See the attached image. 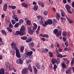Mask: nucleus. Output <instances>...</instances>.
<instances>
[{"mask_svg": "<svg viewBox=\"0 0 74 74\" xmlns=\"http://www.w3.org/2000/svg\"><path fill=\"white\" fill-rule=\"evenodd\" d=\"M39 23L41 24L43 27H45L48 25H52L53 23V21L51 19H49L45 21L44 24V22L42 20L39 21Z\"/></svg>", "mask_w": 74, "mask_h": 74, "instance_id": "f257e3e1", "label": "nucleus"}, {"mask_svg": "<svg viewBox=\"0 0 74 74\" xmlns=\"http://www.w3.org/2000/svg\"><path fill=\"white\" fill-rule=\"evenodd\" d=\"M53 33L56 34L57 37H59L62 34V31H59L58 29H55L53 31Z\"/></svg>", "mask_w": 74, "mask_h": 74, "instance_id": "f03ea898", "label": "nucleus"}, {"mask_svg": "<svg viewBox=\"0 0 74 74\" xmlns=\"http://www.w3.org/2000/svg\"><path fill=\"white\" fill-rule=\"evenodd\" d=\"M5 66L6 67H8L9 68V70L11 71L12 70V65L10 64V63H9L8 62H6L5 63Z\"/></svg>", "mask_w": 74, "mask_h": 74, "instance_id": "7ed1b4c3", "label": "nucleus"}, {"mask_svg": "<svg viewBox=\"0 0 74 74\" xmlns=\"http://www.w3.org/2000/svg\"><path fill=\"white\" fill-rule=\"evenodd\" d=\"M65 8L68 13L69 14H71L72 12L70 11V9H71V7L68 4H66L65 6Z\"/></svg>", "mask_w": 74, "mask_h": 74, "instance_id": "20e7f679", "label": "nucleus"}, {"mask_svg": "<svg viewBox=\"0 0 74 74\" xmlns=\"http://www.w3.org/2000/svg\"><path fill=\"white\" fill-rule=\"evenodd\" d=\"M20 30L21 32H22V35H21V36H23L25 34L24 32L26 30V28L23 25L21 27Z\"/></svg>", "mask_w": 74, "mask_h": 74, "instance_id": "39448f33", "label": "nucleus"}, {"mask_svg": "<svg viewBox=\"0 0 74 74\" xmlns=\"http://www.w3.org/2000/svg\"><path fill=\"white\" fill-rule=\"evenodd\" d=\"M33 52L32 51H30L29 52H26L25 54L27 57H29V58H32V55Z\"/></svg>", "mask_w": 74, "mask_h": 74, "instance_id": "423d86ee", "label": "nucleus"}, {"mask_svg": "<svg viewBox=\"0 0 74 74\" xmlns=\"http://www.w3.org/2000/svg\"><path fill=\"white\" fill-rule=\"evenodd\" d=\"M16 56H17L18 58H21V54L19 53V49H17V48L16 49Z\"/></svg>", "mask_w": 74, "mask_h": 74, "instance_id": "0eeeda50", "label": "nucleus"}, {"mask_svg": "<svg viewBox=\"0 0 74 74\" xmlns=\"http://www.w3.org/2000/svg\"><path fill=\"white\" fill-rule=\"evenodd\" d=\"M27 70H28V69L27 68H25L22 70V74H26L27 72V71H28Z\"/></svg>", "mask_w": 74, "mask_h": 74, "instance_id": "6e6552de", "label": "nucleus"}, {"mask_svg": "<svg viewBox=\"0 0 74 74\" xmlns=\"http://www.w3.org/2000/svg\"><path fill=\"white\" fill-rule=\"evenodd\" d=\"M28 32L29 34H31V35H32L33 34V31L31 29V28L30 27H28Z\"/></svg>", "mask_w": 74, "mask_h": 74, "instance_id": "1a4fd4ad", "label": "nucleus"}, {"mask_svg": "<svg viewBox=\"0 0 74 74\" xmlns=\"http://www.w3.org/2000/svg\"><path fill=\"white\" fill-rule=\"evenodd\" d=\"M40 51L43 53L44 52H48V50L47 49H41Z\"/></svg>", "mask_w": 74, "mask_h": 74, "instance_id": "9d476101", "label": "nucleus"}, {"mask_svg": "<svg viewBox=\"0 0 74 74\" xmlns=\"http://www.w3.org/2000/svg\"><path fill=\"white\" fill-rule=\"evenodd\" d=\"M11 45L12 49H15V48H16V44L14 42H12V43Z\"/></svg>", "mask_w": 74, "mask_h": 74, "instance_id": "9b49d317", "label": "nucleus"}, {"mask_svg": "<svg viewBox=\"0 0 74 74\" xmlns=\"http://www.w3.org/2000/svg\"><path fill=\"white\" fill-rule=\"evenodd\" d=\"M5 74V70L3 68H1L0 70V74Z\"/></svg>", "mask_w": 74, "mask_h": 74, "instance_id": "f8f14e48", "label": "nucleus"}, {"mask_svg": "<svg viewBox=\"0 0 74 74\" xmlns=\"http://www.w3.org/2000/svg\"><path fill=\"white\" fill-rule=\"evenodd\" d=\"M25 21H26V23L28 25H30L31 24V23H30V21L29 20L27 19V18H25Z\"/></svg>", "mask_w": 74, "mask_h": 74, "instance_id": "ddd939ff", "label": "nucleus"}, {"mask_svg": "<svg viewBox=\"0 0 74 74\" xmlns=\"http://www.w3.org/2000/svg\"><path fill=\"white\" fill-rule=\"evenodd\" d=\"M15 35L18 36V35H20L21 34V36H23L21 32V30H20V31H17L16 32V33L15 34Z\"/></svg>", "mask_w": 74, "mask_h": 74, "instance_id": "4468645a", "label": "nucleus"}, {"mask_svg": "<svg viewBox=\"0 0 74 74\" xmlns=\"http://www.w3.org/2000/svg\"><path fill=\"white\" fill-rule=\"evenodd\" d=\"M66 19L69 21V23H73L74 22L70 18H69L68 16H66Z\"/></svg>", "mask_w": 74, "mask_h": 74, "instance_id": "2eb2a0df", "label": "nucleus"}, {"mask_svg": "<svg viewBox=\"0 0 74 74\" xmlns=\"http://www.w3.org/2000/svg\"><path fill=\"white\" fill-rule=\"evenodd\" d=\"M8 7L7 4L5 3L3 7V10L4 11H5L7 10V8Z\"/></svg>", "mask_w": 74, "mask_h": 74, "instance_id": "dca6fc26", "label": "nucleus"}, {"mask_svg": "<svg viewBox=\"0 0 74 74\" xmlns=\"http://www.w3.org/2000/svg\"><path fill=\"white\" fill-rule=\"evenodd\" d=\"M33 29L35 30L37 29V25L36 23H34L33 24Z\"/></svg>", "mask_w": 74, "mask_h": 74, "instance_id": "f3484780", "label": "nucleus"}, {"mask_svg": "<svg viewBox=\"0 0 74 74\" xmlns=\"http://www.w3.org/2000/svg\"><path fill=\"white\" fill-rule=\"evenodd\" d=\"M56 19L58 20V21H59V19H60V16H59V14L58 13H56Z\"/></svg>", "mask_w": 74, "mask_h": 74, "instance_id": "a211bd4d", "label": "nucleus"}, {"mask_svg": "<svg viewBox=\"0 0 74 74\" xmlns=\"http://www.w3.org/2000/svg\"><path fill=\"white\" fill-rule=\"evenodd\" d=\"M21 5L22 6H23V7H25V8H27V7H28V5L27 4L25 3H23L21 4Z\"/></svg>", "mask_w": 74, "mask_h": 74, "instance_id": "6ab92c4d", "label": "nucleus"}, {"mask_svg": "<svg viewBox=\"0 0 74 74\" xmlns=\"http://www.w3.org/2000/svg\"><path fill=\"white\" fill-rule=\"evenodd\" d=\"M38 3L39 4V5H40L42 7H44V4L42 2L39 1Z\"/></svg>", "mask_w": 74, "mask_h": 74, "instance_id": "aec40b11", "label": "nucleus"}, {"mask_svg": "<svg viewBox=\"0 0 74 74\" xmlns=\"http://www.w3.org/2000/svg\"><path fill=\"white\" fill-rule=\"evenodd\" d=\"M51 62L52 64H55V63H57V61H56V60L55 59H53L52 60Z\"/></svg>", "mask_w": 74, "mask_h": 74, "instance_id": "412c9836", "label": "nucleus"}, {"mask_svg": "<svg viewBox=\"0 0 74 74\" xmlns=\"http://www.w3.org/2000/svg\"><path fill=\"white\" fill-rule=\"evenodd\" d=\"M32 9L34 10V11H37V9H38V6L37 5H34V8H32Z\"/></svg>", "mask_w": 74, "mask_h": 74, "instance_id": "4be33fe9", "label": "nucleus"}, {"mask_svg": "<svg viewBox=\"0 0 74 74\" xmlns=\"http://www.w3.org/2000/svg\"><path fill=\"white\" fill-rule=\"evenodd\" d=\"M71 71V68H70L66 71V74H69L70 73Z\"/></svg>", "mask_w": 74, "mask_h": 74, "instance_id": "5701e85b", "label": "nucleus"}, {"mask_svg": "<svg viewBox=\"0 0 74 74\" xmlns=\"http://www.w3.org/2000/svg\"><path fill=\"white\" fill-rule=\"evenodd\" d=\"M25 49V47L22 46L20 48V51L21 53H23V51H24V49Z\"/></svg>", "mask_w": 74, "mask_h": 74, "instance_id": "b1692460", "label": "nucleus"}, {"mask_svg": "<svg viewBox=\"0 0 74 74\" xmlns=\"http://www.w3.org/2000/svg\"><path fill=\"white\" fill-rule=\"evenodd\" d=\"M61 15L62 17H63L64 16H65V17H66V18H67V17L66 16H67L65 13L64 12H63L62 11V12L61 13Z\"/></svg>", "mask_w": 74, "mask_h": 74, "instance_id": "393cba45", "label": "nucleus"}, {"mask_svg": "<svg viewBox=\"0 0 74 74\" xmlns=\"http://www.w3.org/2000/svg\"><path fill=\"white\" fill-rule=\"evenodd\" d=\"M40 30V26H38V29L37 31H36V32L37 34H38V33H39V31Z\"/></svg>", "mask_w": 74, "mask_h": 74, "instance_id": "a878e982", "label": "nucleus"}, {"mask_svg": "<svg viewBox=\"0 0 74 74\" xmlns=\"http://www.w3.org/2000/svg\"><path fill=\"white\" fill-rule=\"evenodd\" d=\"M9 7L10 8H12L13 10L15 9L16 7L15 6H12V5H9Z\"/></svg>", "mask_w": 74, "mask_h": 74, "instance_id": "bb28decb", "label": "nucleus"}, {"mask_svg": "<svg viewBox=\"0 0 74 74\" xmlns=\"http://www.w3.org/2000/svg\"><path fill=\"white\" fill-rule=\"evenodd\" d=\"M62 65L63 68H64V69H66V68H67V66L64 63V62H63L62 64Z\"/></svg>", "mask_w": 74, "mask_h": 74, "instance_id": "cd10ccee", "label": "nucleus"}, {"mask_svg": "<svg viewBox=\"0 0 74 74\" xmlns=\"http://www.w3.org/2000/svg\"><path fill=\"white\" fill-rule=\"evenodd\" d=\"M7 30H8V32H10V33H11V32H12V29L10 28L9 27H8L7 28Z\"/></svg>", "mask_w": 74, "mask_h": 74, "instance_id": "c85d7f7f", "label": "nucleus"}, {"mask_svg": "<svg viewBox=\"0 0 74 74\" xmlns=\"http://www.w3.org/2000/svg\"><path fill=\"white\" fill-rule=\"evenodd\" d=\"M28 69L29 70H30L31 72H32L33 71H32V67H31V65H29L28 67Z\"/></svg>", "mask_w": 74, "mask_h": 74, "instance_id": "c756f323", "label": "nucleus"}, {"mask_svg": "<svg viewBox=\"0 0 74 74\" xmlns=\"http://www.w3.org/2000/svg\"><path fill=\"white\" fill-rule=\"evenodd\" d=\"M53 69L54 71H56V69H57V65H56V64H54Z\"/></svg>", "mask_w": 74, "mask_h": 74, "instance_id": "7c9ffc66", "label": "nucleus"}, {"mask_svg": "<svg viewBox=\"0 0 74 74\" xmlns=\"http://www.w3.org/2000/svg\"><path fill=\"white\" fill-rule=\"evenodd\" d=\"M67 35V33L65 32H62V35L64 37H66Z\"/></svg>", "mask_w": 74, "mask_h": 74, "instance_id": "2f4dec72", "label": "nucleus"}, {"mask_svg": "<svg viewBox=\"0 0 74 74\" xmlns=\"http://www.w3.org/2000/svg\"><path fill=\"white\" fill-rule=\"evenodd\" d=\"M1 32L2 33H3V34H4L5 36L6 35L7 33H6V32H5L4 30H2L1 31Z\"/></svg>", "mask_w": 74, "mask_h": 74, "instance_id": "473e14b6", "label": "nucleus"}, {"mask_svg": "<svg viewBox=\"0 0 74 74\" xmlns=\"http://www.w3.org/2000/svg\"><path fill=\"white\" fill-rule=\"evenodd\" d=\"M32 38H29L27 40H26V42H31L32 41Z\"/></svg>", "mask_w": 74, "mask_h": 74, "instance_id": "72a5a7b5", "label": "nucleus"}, {"mask_svg": "<svg viewBox=\"0 0 74 74\" xmlns=\"http://www.w3.org/2000/svg\"><path fill=\"white\" fill-rule=\"evenodd\" d=\"M29 46L31 47H33L34 46V43L33 42H31L29 44Z\"/></svg>", "mask_w": 74, "mask_h": 74, "instance_id": "f704fd0d", "label": "nucleus"}, {"mask_svg": "<svg viewBox=\"0 0 74 74\" xmlns=\"http://www.w3.org/2000/svg\"><path fill=\"white\" fill-rule=\"evenodd\" d=\"M37 63H38V64H36V66L38 69H40V67H41V66L40 65H38V63L37 62Z\"/></svg>", "mask_w": 74, "mask_h": 74, "instance_id": "c9c22d12", "label": "nucleus"}, {"mask_svg": "<svg viewBox=\"0 0 74 74\" xmlns=\"http://www.w3.org/2000/svg\"><path fill=\"white\" fill-rule=\"evenodd\" d=\"M21 39L22 40H25L27 39V37L26 36H24L23 37L21 38Z\"/></svg>", "mask_w": 74, "mask_h": 74, "instance_id": "e433bc0d", "label": "nucleus"}, {"mask_svg": "<svg viewBox=\"0 0 74 74\" xmlns=\"http://www.w3.org/2000/svg\"><path fill=\"white\" fill-rule=\"evenodd\" d=\"M49 55L50 57L52 58L53 57V53L51 52H50L49 53Z\"/></svg>", "mask_w": 74, "mask_h": 74, "instance_id": "4c0bfd02", "label": "nucleus"}, {"mask_svg": "<svg viewBox=\"0 0 74 74\" xmlns=\"http://www.w3.org/2000/svg\"><path fill=\"white\" fill-rule=\"evenodd\" d=\"M19 63L20 64H23V61L21 59H19Z\"/></svg>", "mask_w": 74, "mask_h": 74, "instance_id": "58836bf2", "label": "nucleus"}, {"mask_svg": "<svg viewBox=\"0 0 74 74\" xmlns=\"http://www.w3.org/2000/svg\"><path fill=\"white\" fill-rule=\"evenodd\" d=\"M60 60L59 58H58L57 59V60H56L57 62V64H59V62H60Z\"/></svg>", "mask_w": 74, "mask_h": 74, "instance_id": "ea45409f", "label": "nucleus"}, {"mask_svg": "<svg viewBox=\"0 0 74 74\" xmlns=\"http://www.w3.org/2000/svg\"><path fill=\"white\" fill-rule=\"evenodd\" d=\"M19 23H17L16 24L14 25V27L16 28V27H19Z\"/></svg>", "mask_w": 74, "mask_h": 74, "instance_id": "a19ab883", "label": "nucleus"}, {"mask_svg": "<svg viewBox=\"0 0 74 74\" xmlns=\"http://www.w3.org/2000/svg\"><path fill=\"white\" fill-rule=\"evenodd\" d=\"M53 25H55V23H57V21L55 19H54L53 21Z\"/></svg>", "mask_w": 74, "mask_h": 74, "instance_id": "79ce46f5", "label": "nucleus"}, {"mask_svg": "<svg viewBox=\"0 0 74 74\" xmlns=\"http://www.w3.org/2000/svg\"><path fill=\"white\" fill-rule=\"evenodd\" d=\"M11 22L13 25H15V23H16V22L14 20H11Z\"/></svg>", "mask_w": 74, "mask_h": 74, "instance_id": "37998d69", "label": "nucleus"}, {"mask_svg": "<svg viewBox=\"0 0 74 74\" xmlns=\"http://www.w3.org/2000/svg\"><path fill=\"white\" fill-rule=\"evenodd\" d=\"M22 23H23V19H21L19 20V23L20 24H22Z\"/></svg>", "mask_w": 74, "mask_h": 74, "instance_id": "c03bdc74", "label": "nucleus"}, {"mask_svg": "<svg viewBox=\"0 0 74 74\" xmlns=\"http://www.w3.org/2000/svg\"><path fill=\"white\" fill-rule=\"evenodd\" d=\"M15 51L14 50H12L10 51V53H11L12 55L14 54V53H15Z\"/></svg>", "mask_w": 74, "mask_h": 74, "instance_id": "a18cd8bd", "label": "nucleus"}, {"mask_svg": "<svg viewBox=\"0 0 74 74\" xmlns=\"http://www.w3.org/2000/svg\"><path fill=\"white\" fill-rule=\"evenodd\" d=\"M9 27H10V28H12L13 27V25L11 24V22H10V24L9 25Z\"/></svg>", "mask_w": 74, "mask_h": 74, "instance_id": "49530a36", "label": "nucleus"}, {"mask_svg": "<svg viewBox=\"0 0 74 74\" xmlns=\"http://www.w3.org/2000/svg\"><path fill=\"white\" fill-rule=\"evenodd\" d=\"M57 57H58L59 58H63V56L60 54H59L58 55H57Z\"/></svg>", "mask_w": 74, "mask_h": 74, "instance_id": "de8ad7c7", "label": "nucleus"}, {"mask_svg": "<svg viewBox=\"0 0 74 74\" xmlns=\"http://www.w3.org/2000/svg\"><path fill=\"white\" fill-rule=\"evenodd\" d=\"M74 58H73L72 59V60L71 62V65H73V63H74Z\"/></svg>", "mask_w": 74, "mask_h": 74, "instance_id": "09e8293b", "label": "nucleus"}, {"mask_svg": "<svg viewBox=\"0 0 74 74\" xmlns=\"http://www.w3.org/2000/svg\"><path fill=\"white\" fill-rule=\"evenodd\" d=\"M65 44L66 47H68V45H69V43H68V42L66 41L65 42Z\"/></svg>", "mask_w": 74, "mask_h": 74, "instance_id": "8fccbe9b", "label": "nucleus"}, {"mask_svg": "<svg viewBox=\"0 0 74 74\" xmlns=\"http://www.w3.org/2000/svg\"><path fill=\"white\" fill-rule=\"evenodd\" d=\"M16 16H17L15 14H13L12 15V17L13 19H14V18H16Z\"/></svg>", "mask_w": 74, "mask_h": 74, "instance_id": "3c124183", "label": "nucleus"}, {"mask_svg": "<svg viewBox=\"0 0 74 74\" xmlns=\"http://www.w3.org/2000/svg\"><path fill=\"white\" fill-rule=\"evenodd\" d=\"M57 29H58V30H59V31H61L62 30V28H61V27L59 26L57 27Z\"/></svg>", "mask_w": 74, "mask_h": 74, "instance_id": "603ef678", "label": "nucleus"}, {"mask_svg": "<svg viewBox=\"0 0 74 74\" xmlns=\"http://www.w3.org/2000/svg\"><path fill=\"white\" fill-rule=\"evenodd\" d=\"M14 19L16 21V22H18V18L17 17H15V18H14Z\"/></svg>", "mask_w": 74, "mask_h": 74, "instance_id": "864d4df0", "label": "nucleus"}, {"mask_svg": "<svg viewBox=\"0 0 74 74\" xmlns=\"http://www.w3.org/2000/svg\"><path fill=\"white\" fill-rule=\"evenodd\" d=\"M48 37H49V36L47 34H45L44 35V37H45L46 38H48Z\"/></svg>", "mask_w": 74, "mask_h": 74, "instance_id": "5fc2aeb1", "label": "nucleus"}, {"mask_svg": "<svg viewBox=\"0 0 74 74\" xmlns=\"http://www.w3.org/2000/svg\"><path fill=\"white\" fill-rule=\"evenodd\" d=\"M44 14L45 15H48V11H45L44 12Z\"/></svg>", "mask_w": 74, "mask_h": 74, "instance_id": "6e6d98bb", "label": "nucleus"}, {"mask_svg": "<svg viewBox=\"0 0 74 74\" xmlns=\"http://www.w3.org/2000/svg\"><path fill=\"white\" fill-rule=\"evenodd\" d=\"M62 40L64 42H66V38L64 37L62 38Z\"/></svg>", "mask_w": 74, "mask_h": 74, "instance_id": "4d7b16f0", "label": "nucleus"}, {"mask_svg": "<svg viewBox=\"0 0 74 74\" xmlns=\"http://www.w3.org/2000/svg\"><path fill=\"white\" fill-rule=\"evenodd\" d=\"M49 0V2H50V4H53V1H51V0Z\"/></svg>", "mask_w": 74, "mask_h": 74, "instance_id": "13d9d810", "label": "nucleus"}, {"mask_svg": "<svg viewBox=\"0 0 74 74\" xmlns=\"http://www.w3.org/2000/svg\"><path fill=\"white\" fill-rule=\"evenodd\" d=\"M50 66H49V68L51 69V70L52 69V68H53V66H52V64H51Z\"/></svg>", "mask_w": 74, "mask_h": 74, "instance_id": "bf43d9fd", "label": "nucleus"}, {"mask_svg": "<svg viewBox=\"0 0 74 74\" xmlns=\"http://www.w3.org/2000/svg\"><path fill=\"white\" fill-rule=\"evenodd\" d=\"M63 2L64 4H66L67 3V1L66 0H63Z\"/></svg>", "mask_w": 74, "mask_h": 74, "instance_id": "052dcab7", "label": "nucleus"}, {"mask_svg": "<svg viewBox=\"0 0 74 74\" xmlns=\"http://www.w3.org/2000/svg\"><path fill=\"white\" fill-rule=\"evenodd\" d=\"M32 62V61L30 60H28L27 61V63H30Z\"/></svg>", "mask_w": 74, "mask_h": 74, "instance_id": "680f3d73", "label": "nucleus"}, {"mask_svg": "<svg viewBox=\"0 0 74 74\" xmlns=\"http://www.w3.org/2000/svg\"><path fill=\"white\" fill-rule=\"evenodd\" d=\"M73 8H74V2H73L71 4Z\"/></svg>", "mask_w": 74, "mask_h": 74, "instance_id": "e2e57ef3", "label": "nucleus"}, {"mask_svg": "<svg viewBox=\"0 0 74 74\" xmlns=\"http://www.w3.org/2000/svg\"><path fill=\"white\" fill-rule=\"evenodd\" d=\"M34 73L35 74H37V70H34Z\"/></svg>", "mask_w": 74, "mask_h": 74, "instance_id": "0e129e2a", "label": "nucleus"}, {"mask_svg": "<svg viewBox=\"0 0 74 74\" xmlns=\"http://www.w3.org/2000/svg\"><path fill=\"white\" fill-rule=\"evenodd\" d=\"M41 17V16H37V18H38V19H40Z\"/></svg>", "mask_w": 74, "mask_h": 74, "instance_id": "69168bd1", "label": "nucleus"}, {"mask_svg": "<svg viewBox=\"0 0 74 74\" xmlns=\"http://www.w3.org/2000/svg\"><path fill=\"white\" fill-rule=\"evenodd\" d=\"M71 70H73V71L74 73V67H72L71 68Z\"/></svg>", "mask_w": 74, "mask_h": 74, "instance_id": "338daca9", "label": "nucleus"}, {"mask_svg": "<svg viewBox=\"0 0 74 74\" xmlns=\"http://www.w3.org/2000/svg\"><path fill=\"white\" fill-rule=\"evenodd\" d=\"M52 10L53 11H54V12H56V10L55 9V8H53Z\"/></svg>", "mask_w": 74, "mask_h": 74, "instance_id": "774afa93", "label": "nucleus"}]
</instances>
